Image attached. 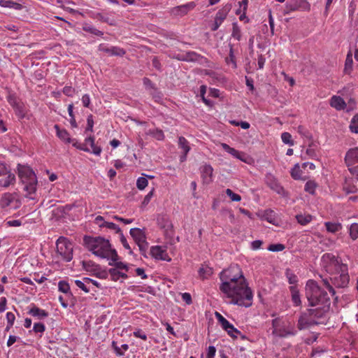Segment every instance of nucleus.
I'll list each match as a JSON object with an SVG mask.
<instances>
[{
	"instance_id": "nucleus-1",
	"label": "nucleus",
	"mask_w": 358,
	"mask_h": 358,
	"mask_svg": "<svg viewBox=\"0 0 358 358\" xmlns=\"http://www.w3.org/2000/svg\"><path fill=\"white\" fill-rule=\"evenodd\" d=\"M220 278L222 281L220 289L230 303L239 306L248 308L252 304L253 294L248 287L241 268L238 265L231 266L222 271Z\"/></svg>"
},
{
	"instance_id": "nucleus-2",
	"label": "nucleus",
	"mask_w": 358,
	"mask_h": 358,
	"mask_svg": "<svg viewBox=\"0 0 358 358\" xmlns=\"http://www.w3.org/2000/svg\"><path fill=\"white\" fill-rule=\"evenodd\" d=\"M322 266L324 269L331 275L330 281L327 278H323L322 282L325 287L332 296L336 292L334 286L337 288L346 287L350 281L348 267L346 264L331 253H325L322 257Z\"/></svg>"
},
{
	"instance_id": "nucleus-3",
	"label": "nucleus",
	"mask_w": 358,
	"mask_h": 358,
	"mask_svg": "<svg viewBox=\"0 0 358 358\" xmlns=\"http://www.w3.org/2000/svg\"><path fill=\"white\" fill-rule=\"evenodd\" d=\"M83 245L96 256L110 259L112 263L116 262L119 259L116 250L111 249L109 241L103 237L85 236Z\"/></svg>"
},
{
	"instance_id": "nucleus-4",
	"label": "nucleus",
	"mask_w": 358,
	"mask_h": 358,
	"mask_svg": "<svg viewBox=\"0 0 358 358\" xmlns=\"http://www.w3.org/2000/svg\"><path fill=\"white\" fill-rule=\"evenodd\" d=\"M306 296L310 306H322V305H330V298L326 291L318 286L313 280L307 281L306 285Z\"/></svg>"
},
{
	"instance_id": "nucleus-5",
	"label": "nucleus",
	"mask_w": 358,
	"mask_h": 358,
	"mask_svg": "<svg viewBox=\"0 0 358 358\" xmlns=\"http://www.w3.org/2000/svg\"><path fill=\"white\" fill-rule=\"evenodd\" d=\"M17 174L24 185V190L27 192V195L34 194L36 190L37 178L34 171L27 166L18 164Z\"/></svg>"
},
{
	"instance_id": "nucleus-6",
	"label": "nucleus",
	"mask_w": 358,
	"mask_h": 358,
	"mask_svg": "<svg viewBox=\"0 0 358 358\" xmlns=\"http://www.w3.org/2000/svg\"><path fill=\"white\" fill-rule=\"evenodd\" d=\"M57 252L65 259L66 262H70L73 258V246L64 237H59L56 243Z\"/></svg>"
},
{
	"instance_id": "nucleus-7",
	"label": "nucleus",
	"mask_w": 358,
	"mask_h": 358,
	"mask_svg": "<svg viewBox=\"0 0 358 358\" xmlns=\"http://www.w3.org/2000/svg\"><path fill=\"white\" fill-rule=\"evenodd\" d=\"M129 233L138 245L141 254L145 256V252L148 248V243L146 241V236L145 233L139 228L131 229Z\"/></svg>"
},
{
	"instance_id": "nucleus-8",
	"label": "nucleus",
	"mask_w": 358,
	"mask_h": 358,
	"mask_svg": "<svg viewBox=\"0 0 358 358\" xmlns=\"http://www.w3.org/2000/svg\"><path fill=\"white\" fill-rule=\"evenodd\" d=\"M6 176L0 178V186L7 187L13 184L15 181V176L6 167L5 164L0 163V177Z\"/></svg>"
},
{
	"instance_id": "nucleus-9",
	"label": "nucleus",
	"mask_w": 358,
	"mask_h": 358,
	"mask_svg": "<svg viewBox=\"0 0 358 358\" xmlns=\"http://www.w3.org/2000/svg\"><path fill=\"white\" fill-rule=\"evenodd\" d=\"M157 224L164 231L166 238L171 239L174 234L173 226L166 215H159L157 219Z\"/></svg>"
},
{
	"instance_id": "nucleus-10",
	"label": "nucleus",
	"mask_w": 358,
	"mask_h": 358,
	"mask_svg": "<svg viewBox=\"0 0 358 358\" xmlns=\"http://www.w3.org/2000/svg\"><path fill=\"white\" fill-rule=\"evenodd\" d=\"M324 323V321H316L313 320L309 315L308 310L303 313L299 318L297 327L299 330L308 328L314 324Z\"/></svg>"
},
{
	"instance_id": "nucleus-11",
	"label": "nucleus",
	"mask_w": 358,
	"mask_h": 358,
	"mask_svg": "<svg viewBox=\"0 0 358 358\" xmlns=\"http://www.w3.org/2000/svg\"><path fill=\"white\" fill-rule=\"evenodd\" d=\"M330 305H322L315 308L308 309L310 317L316 321H323L326 318V315L329 312Z\"/></svg>"
},
{
	"instance_id": "nucleus-12",
	"label": "nucleus",
	"mask_w": 358,
	"mask_h": 358,
	"mask_svg": "<svg viewBox=\"0 0 358 358\" xmlns=\"http://www.w3.org/2000/svg\"><path fill=\"white\" fill-rule=\"evenodd\" d=\"M231 8V6L230 4H227L216 13L214 24L211 27L212 31H216L218 29L222 22L226 19Z\"/></svg>"
},
{
	"instance_id": "nucleus-13",
	"label": "nucleus",
	"mask_w": 358,
	"mask_h": 358,
	"mask_svg": "<svg viewBox=\"0 0 358 358\" xmlns=\"http://www.w3.org/2000/svg\"><path fill=\"white\" fill-rule=\"evenodd\" d=\"M98 49L101 52H106L109 56L122 57L126 53V51L123 48L116 46H112L109 48L103 43L100 44L98 47Z\"/></svg>"
},
{
	"instance_id": "nucleus-14",
	"label": "nucleus",
	"mask_w": 358,
	"mask_h": 358,
	"mask_svg": "<svg viewBox=\"0 0 358 358\" xmlns=\"http://www.w3.org/2000/svg\"><path fill=\"white\" fill-rule=\"evenodd\" d=\"M345 162L348 169L358 165V148H351L346 152Z\"/></svg>"
},
{
	"instance_id": "nucleus-15",
	"label": "nucleus",
	"mask_w": 358,
	"mask_h": 358,
	"mask_svg": "<svg viewBox=\"0 0 358 358\" xmlns=\"http://www.w3.org/2000/svg\"><path fill=\"white\" fill-rule=\"evenodd\" d=\"M150 253L157 259L170 262L171 259L169 257L166 251L162 246H153L150 249Z\"/></svg>"
},
{
	"instance_id": "nucleus-16",
	"label": "nucleus",
	"mask_w": 358,
	"mask_h": 358,
	"mask_svg": "<svg viewBox=\"0 0 358 358\" xmlns=\"http://www.w3.org/2000/svg\"><path fill=\"white\" fill-rule=\"evenodd\" d=\"M305 3H307L305 0H289L287 2L283 13L285 15H287L292 11L299 10Z\"/></svg>"
},
{
	"instance_id": "nucleus-17",
	"label": "nucleus",
	"mask_w": 358,
	"mask_h": 358,
	"mask_svg": "<svg viewBox=\"0 0 358 358\" xmlns=\"http://www.w3.org/2000/svg\"><path fill=\"white\" fill-rule=\"evenodd\" d=\"M213 169L210 164H205L201 168V177L204 182L208 184L213 181Z\"/></svg>"
},
{
	"instance_id": "nucleus-18",
	"label": "nucleus",
	"mask_w": 358,
	"mask_h": 358,
	"mask_svg": "<svg viewBox=\"0 0 358 358\" xmlns=\"http://www.w3.org/2000/svg\"><path fill=\"white\" fill-rule=\"evenodd\" d=\"M86 146H90L91 149L89 152H92L95 155L99 156L101 153L102 149L101 146L97 145L94 143V138L93 136H89L85 138Z\"/></svg>"
},
{
	"instance_id": "nucleus-19",
	"label": "nucleus",
	"mask_w": 358,
	"mask_h": 358,
	"mask_svg": "<svg viewBox=\"0 0 358 358\" xmlns=\"http://www.w3.org/2000/svg\"><path fill=\"white\" fill-rule=\"evenodd\" d=\"M196 3L194 1H191L186 4L175 7L173 10L176 14L183 15L187 14L189 10L194 9Z\"/></svg>"
},
{
	"instance_id": "nucleus-20",
	"label": "nucleus",
	"mask_w": 358,
	"mask_h": 358,
	"mask_svg": "<svg viewBox=\"0 0 358 358\" xmlns=\"http://www.w3.org/2000/svg\"><path fill=\"white\" fill-rule=\"evenodd\" d=\"M331 107L335 108L336 110H343L346 106V103L343 98L338 96H333L330 101Z\"/></svg>"
},
{
	"instance_id": "nucleus-21",
	"label": "nucleus",
	"mask_w": 358,
	"mask_h": 358,
	"mask_svg": "<svg viewBox=\"0 0 358 358\" xmlns=\"http://www.w3.org/2000/svg\"><path fill=\"white\" fill-rule=\"evenodd\" d=\"M28 313L33 317H37L39 320L47 317L48 316V313L46 310L41 309L34 305L29 310Z\"/></svg>"
},
{
	"instance_id": "nucleus-22",
	"label": "nucleus",
	"mask_w": 358,
	"mask_h": 358,
	"mask_svg": "<svg viewBox=\"0 0 358 358\" xmlns=\"http://www.w3.org/2000/svg\"><path fill=\"white\" fill-rule=\"evenodd\" d=\"M16 196L15 194L5 193L1 199V206L2 208L9 206L11 203L15 199Z\"/></svg>"
},
{
	"instance_id": "nucleus-23",
	"label": "nucleus",
	"mask_w": 358,
	"mask_h": 358,
	"mask_svg": "<svg viewBox=\"0 0 358 358\" xmlns=\"http://www.w3.org/2000/svg\"><path fill=\"white\" fill-rule=\"evenodd\" d=\"M0 6L1 7L13 8L17 10H20L22 8V6L20 3L13 1L11 0H0Z\"/></svg>"
},
{
	"instance_id": "nucleus-24",
	"label": "nucleus",
	"mask_w": 358,
	"mask_h": 358,
	"mask_svg": "<svg viewBox=\"0 0 358 358\" xmlns=\"http://www.w3.org/2000/svg\"><path fill=\"white\" fill-rule=\"evenodd\" d=\"M54 127L57 131V136L62 141H66L67 143H71V141H74V140L71 141V139L69 138V134L66 130L60 129L59 125H57V124H55L54 126Z\"/></svg>"
},
{
	"instance_id": "nucleus-25",
	"label": "nucleus",
	"mask_w": 358,
	"mask_h": 358,
	"mask_svg": "<svg viewBox=\"0 0 358 358\" xmlns=\"http://www.w3.org/2000/svg\"><path fill=\"white\" fill-rule=\"evenodd\" d=\"M291 295H292V300L294 303V304L296 306H300L301 303V299H300V294L299 289H297L296 286H291L289 287Z\"/></svg>"
},
{
	"instance_id": "nucleus-26",
	"label": "nucleus",
	"mask_w": 358,
	"mask_h": 358,
	"mask_svg": "<svg viewBox=\"0 0 358 358\" xmlns=\"http://www.w3.org/2000/svg\"><path fill=\"white\" fill-rule=\"evenodd\" d=\"M108 273L110 275L111 280L113 281H117L120 278L124 279L128 278V275L126 273L120 272L116 268H110L108 270Z\"/></svg>"
},
{
	"instance_id": "nucleus-27",
	"label": "nucleus",
	"mask_w": 358,
	"mask_h": 358,
	"mask_svg": "<svg viewBox=\"0 0 358 358\" xmlns=\"http://www.w3.org/2000/svg\"><path fill=\"white\" fill-rule=\"evenodd\" d=\"M263 218L269 223H271L274 225L277 224V218L275 217V213L272 210H265L263 215Z\"/></svg>"
},
{
	"instance_id": "nucleus-28",
	"label": "nucleus",
	"mask_w": 358,
	"mask_h": 358,
	"mask_svg": "<svg viewBox=\"0 0 358 358\" xmlns=\"http://www.w3.org/2000/svg\"><path fill=\"white\" fill-rule=\"evenodd\" d=\"M213 274V268L208 265H202L199 269V275L202 279L208 278Z\"/></svg>"
},
{
	"instance_id": "nucleus-29",
	"label": "nucleus",
	"mask_w": 358,
	"mask_h": 358,
	"mask_svg": "<svg viewBox=\"0 0 358 358\" xmlns=\"http://www.w3.org/2000/svg\"><path fill=\"white\" fill-rule=\"evenodd\" d=\"M94 17L99 21L106 22L110 25H115V20L110 18L107 14L97 13L94 15Z\"/></svg>"
},
{
	"instance_id": "nucleus-30",
	"label": "nucleus",
	"mask_w": 358,
	"mask_h": 358,
	"mask_svg": "<svg viewBox=\"0 0 358 358\" xmlns=\"http://www.w3.org/2000/svg\"><path fill=\"white\" fill-rule=\"evenodd\" d=\"M82 265L83 269L88 272H95L99 268V265L92 261H83Z\"/></svg>"
},
{
	"instance_id": "nucleus-31",
	"label": "nucleus",
	"mask_w": 358,
	"mask_h": 358,
	"mask_svg": "<svg viewBox=\"0 0 358 358\" xmlns=\"http://www.w3.org/2000/svg\"><path fill=\"white\" fill-rule=\"evenodd\" d=\"M297 222L301 225H306L311 222L313 216L309 214H299L296 215Z\"/></svg>"
},
{
	"instance_id": "nucleus-32",
	"label": "nucleus",
	"mask_w": 358,
	"mask_h": 358,
	"mask_svg": "<svg viewBox=\"0 0 358 358\" xmlns=\"http://www.w3.org/2000/svg\"><path fill=\"white\" fill-rule=\"evenodd\" d=\"M352 66H353V60H352V53L350 52H348L345 62V68H344V72L346 74H350L352 70Z\"/></svg>"
},
{
	"instance_id": "nucleus-33",
	"label": "nucleus",
	"mask_w": 358,
	"mask_h": 358,
	"mask_svg": "<svg viewBox=\"0 0 358 358\" xmlns=\"http://www.w3.org/2000/svg\"><path fill=\"white\" fill-rule=\"evenodd\" d=\"M325 226L327 230L331 233H335L342 229V226L340 223H332L330 222H327L325 223Z\"/></svg>"
},
{
	"instance_id": "nucleus-34",
	"label": "nucleus",
	"mask_w": 358,
	"mask_h": 358,
	"mask_svg": "<svg viewBox=\"0 0 358 358\" xmlns=\"http://www.w3.org/2000/svg\"><path fill=\"white\" fill-rule=\"evenodd\" d=\"M178 145L179 147L183 150V152H185V155H187L190 150V147L189 146V143L187 139L183 136L179 137Z\"/></svg>"
},
{
	"instance_id": "nucleus-35",
	"label": "nucleus",
	"mask_w": 358,
	"mask_h": 358,
	"mask_svg": "<svg viewBox=\"0 0 358 358\" xmlns=\"http://www.w3.org/2000/svg\"><path fill=\"white\" fill-rule=\"evenodd\" d=\"M285 275L289 284L294 285L298 282L297 276L290 268H287L285 271Z\"/></svg>"
},
{
	"instance_id": "nucleus-36",
	"label": "nucleus",
	"mask_w": 358,
	"mask_h": 358,
	"mask_svg": "<svg viewBox=\"0 0 358 358\" xmlns=\"http://www.w3.org/2000/svg\"><path fill=\"white\" fill-rule=\"evenodd\" d=\"M229 57L226 58V62L227 64H231L233 68H236V63L235 59V56L234 55V48L231 44H229Z\"/></svg>"
},
{
	"instance_id": "nucleus-37",
	"label": "nucleus",
	"mask_w": 358,
	"mask_h": 358,
	"mask_svg": "<svg viewBox=\"0 0 358 358\" xmlns=\"http://www.w3.org/2000/svg\"><path fill=\"white\" fill-rule=\"evenodd\" d=\"M221 327L224 330H225L228 335L231 336L232 338H237V336L232 334L230 329H232V325L226 319L222 323L220 324Z\"/></svg>"
},
{
	"instance_id": "nucleus-38",
	"label": "nucleus",
	"mask_w": 358,
	"mask_h": 358,
	"mask_svg": "<svg viewBox=\"0 0 358 358\" xmlns=\"http://www.w3.org/2000/svg\"><path fill=\"white\" fill-rule=\"evenodd\" d=\"M14 110L16 115L20 119H23L26 117V110L22 103L20 105H16V108Z\"/></svg>"
},
{
	"instance_id": "nucleus-39",
	"label": "nucleus",
	"mask_w": 358,
	"mask_h": 358,
	"mask_svg": "<svg viewBox=\"0 0 358 358\" xmlns=\"http://www.w3.org/2000/svg\"><path fill=\"white\" fill-rule=\"evenodd\" d=\"M199 57L200 55L195 52H188L185 54L182 60L187 62H196Z\"/></svg>"
},
{
	"instance_id": "nucleus-40",
	"label": "nucleus",
	"mask_w": 358,
	"mask_h": 358,
	"mask_svg": "<svg viewBox=\"0 0 358 358\" xmlns=\"http://www.w3.org/2000/svg\"><path fill=\"white\" fill-rule=\"evenodd\" d=\"M316 187V182H315L313 180H308L305 185L304 189L306 192H308L309 194H314Z\"/></svg>"
},
{
	"instance_id": "nucleus-41",
	"label": "nucleus",
	"mask_w": 358,
	"mask_h": 358,
	"mask_svg": "<svg viewBox=\"0 0 358 358\" xmlns=\"http://www.w3.org/2000/svg\"><path fill=\"white\" fill-rule=\"evenodd\" d=\"M232 26H233V28H232L231 36L233 38H236L237 41H240L241 38V29H240L239 27L238 26L237 22H234Z\"/></svg>"
},
{
	"instance_id": "nucleus-42",
	"label": "nucleus",
	"mask_w": 358,
	"mask_h": 358,
	"mask_svg": "<svg viewBox=\"0 0 358 358\" xmlns=\"http://www.w3.org/2000/svg\"><path fill=\"white\" fill-rule=\"evenodd\" d=\"M350 129L352 132L358 134V114H356L352 117L350 124Z\"/></svg>"
},
{
	"instance_id": "nucleus-43",
	"label": "nucleus",
	"mask_w": 358,
	"mask_h": 358,
	"mask_svg": "<svg viewBox=\"0 0 358 358\" xmlns=\"http://www.w3.org/2000/svg\"><path fill=\"white\" fill-rule=\"evenodd\" d=\"M112 345L114 348V350L118 356H122L124 355V352L121 350L122 349L124 351H127L129 348V346L127 344H123L120 348L117 346L116 343L115 341H113Z\"/></svg>"
},
{
	"instance_id": "nucleus-44",
	"label": "nucleus",
	"mask_w": 358,
	"mask_h": 358,
	"mask_svg": "<svg viewBox=\"0 0 358 358\" xmlns=\"http://www.w3.org/2000/svg\"><path fill=\"white\" fill-rule=\"evenodd\" d=\"M148 184V179L145 177H139L136 181V187L138 189H144Z\"/></svg>"
},
{
	"instance_id": "nucleus-45",
	"label": "nucleus",
	"mask_w": 358,
	"mask_h": 358,
	"mask_svg": "<svg viewBox=\"0 0 358 358\" xmlns=\"http://www.w3.org/2000/svg\"><path fill=\"white\" fill-rule=\"evenodd\" d=\"M301 171L299 164H295L290 172L292 177L295 180H299L301 178Z\"/></svg>"
},
{
	"instance_id": "nucleus-46",
	"label": "nucleus",
	"mask_w": 358,
	"mask_h": 358,
	"mask_svg": "<svg viewBox=\"0 0 358 358\" xmlns=\"http://www.w3.org/2000/svg\"><path fill=\"white\" fill-rule=\"evenodd\" d=\"M350 236L352 240H356L358 238V224L353 223L350 227Z\"/></svg>"
},
{
	"instance_id": "nucleus-47",
	"label": "nucleus",
	"mask_w": 358,
	"mask_h": 358,
	"mask_svg": "<svg viewBox=\"0 0 358 358\" xmlns=\"http://www.w3.org/2000/svg\"><path fill=\"white\" fill-rule=\"evenodd\" d=\"M83 30L89 32L92 34L101 36L103 35V32L91 26H85L83 27Z\"/></svg>"
},
{
	"instance_id": "nucleus-48",
	"label": "nucleus",
	"mask_w": 358,
	"mask_h": 358,
	"mask_svg": "<svg viewBox=\"0 0 358 358\" xmlns=\"http://www.w3.org/2000/svg\"><path fill=\"white\" fill-rule=\"evenodd\" d=\"M281 138L284 143L289 145H294V141L292 139V135L288 132H283L281 134Z\"/></svg>"
},
{
	"instance_id": "nucleus-49",
	"label": "nucleus",
	"mask_w": 358,
	"mask_h": 358,
	"mask_svg": "<svg viewBox=\"0 0 358 358\" xmlns=\"http://www.w3.org/2000/svg\"><path fill=\"white\" fill-rule=\"evenodd\" d=\"M59 290L63 293L67 294L70 291L69 283L64 280H61L58 283Z\"/></svg>"
},
{
	"instance_id": "nucleus-50",
	"label": "nucleus",
	"mask_w": 358,
	"mask_h": 358,
	"mask_svg": "<svg viewBox=\"0 0 358 358\" xmlns=\"http://www.w3.org/2000/svg\"><path fill=\"white\" fill-rule=\"evenodd\" d=\"M225 192L233 201H240L241 200V196L239 194L234 193L231 189H227Z\"/></svg>"
},
{
	"instance_id": "nucleus-51",
	"label": "nucleus",
	"mask_w": 358,
	"mask_h": 358,
	"mask_svg": "<svg viewBox=\"0 0 358 358\" xmlns=\"http://www.w3.org/2000/svg\"><path fill=\"white\" fill-rule=\"evenodd\" d=\"M148 133L157 140H163L164 139V133L160 129L149 130Z\"/></svg>"
},
{
	"instance_id": "nucleus-52",
	"label": "nucleus",
	"mask_w": 358,
	"mask_h": 358,
	"mask_svg": "<svg viewBox=\"0 0 358 358\" xmlns=\"http://www.w3.org/2000/svg\"><path fill=\"white\" fill-rule=\"evenodd\" d=\"M285 249V245L281 243L271 244L268 246V250L272 252H280Z\"/></svg>"
},
{
	"instance_id": "nucleus-53",
	"label": "nucleus",
	"mask_w": 358,
	"mask_h": 358,
	"mask_svg": "<svg viewBox=\"0 0 358 358\" xmlns=\"http://www.w3.org/2000/svg\"><path fill=\"white\" fill-rule=\"evenodd\" d=\"M87 127L85 129V133L87 131H93V126H94V120H93V116L92 115H90L87 116Z\"/></svg>"
},
{
	"instance_id": "nucleus-54",
	"label": "nucleus",
	"mask_w": 358,
	"mask_h": 358,
	"mask_svg": "<svg viewBox=\"0 0 358 358\" xmlns=\"http://www.w3.org/2000/svg\"><path fill=\"white\" fill-rule=\"evenodd\" d=\"M109 229L114 230L116 234H121V229L115 223L107 222L105 227Z\"/></svg>"
},
{
	"instance_id": "nucleus-55",
	"label": "nucleus",
	"mask_w": 358,
	"mask_h": 358,
	"mask_svg": "<svg viewBox=\"0 0 358 358\" xmlns=\"http://www.w3.org/2000/svg\"><path fill=\"white\" fill-rule=\"evenodd\" d=\"M73 145L76 148L83 150L85 152H90V149L89 147L86 146V141H85L84 143H78L77 141L73 143Z\"/></svg>"
},
{
	"instance_id": "nucleus-56",
	"label": "nucleus",
	"mask_w": 358,
	"mask_h": 358,
	"mask_svg": "<svg viewBox=\"0 0 358 358\" xmlns=\"http://www.w3.org/2000/svg\"><path fill=\"white\" fill-rule=\"evenodd\" d=\"M109 265L110 266H115L116 269H124L126 271L129 270L128 266L122 262H116L115 263L109 262Z\"/></svg>"
},
{
	"instance_id": "nucleus-57",
	"label": "nucleus",
	"mask_w": 358,
	"mask_h": 358,
	"mask_svg": "<svg viewBox=\"0 0 358 358\" xmlns=\"http://www.w3.org/2000/svg\"><path fill=\"white\" fill-rule=\"evenodd\" d=\"M33 330L36 333H43L45 330V327L43 323H35L33 327Z\"/></svg>"
},
{
	"instance_id": "nucleus-58",
	"label": "nucleus",
	"mask_w": 358,
	"mask_h": 358,
	"mask_svg": "<svg viewBox=\"0 0 358 358\" xmlns=\"http://www.w3.org/2000/svg\"><path fill=\"white\" fill-rule=\"evenodd\" d=\"M75 284L78 287L80 288L85 293H88L90 292V289L87 287L85 285L86 282H85L83 280H76Z\"/></svg>"
},
{
	"instance_id": "nucleus-59",
	"label": "nucleus",
	"mask_w": 358,
	"mask_h": 358,
	"mask_svg": "<svg viewBox=\"0 0 358 358\" xmlns=\"http://www.w3.org/2000/svg\"><path fill=\"white\" fill-rule=\"evenodd\" d=\"M119 234L120 236V241H121L122 244L123 245L124 248H126L127 250H129V254H132V250H131V248H130L129 243H127V241L126 238L124 237V236L123 235V234L121 232V234Z\"/></svg>"
},
{
	"instance_id": "nucleus-60",
	"label": "nucleus",
	"mask_w": 358,
	"mask_h": 358,
	"mask_svg": "<svg viewBox=\"0 0 358 358\" xmlns=\"http://www.w3.org/2000/svg\"><path fill=\"white\" fill-rule=\"evenodd\" d=\"M181 296H182V300L187 304L190 305L192 303V296L189 293H187V292L182 293V294H181Z\"/></svg>"
},
{
	"instance_id": "nucleus-61",
	"label": "nucleus",
	"mask_w": 358,
	"mask_h": 358,
	"mask_svg": "<svg viewBox=\"0 0 358 358\" xmlns=\"http://www.w3.org/2000/svg\"><path fill=\"white\" fill-rule=\"evenodd\" d=\"M106 222L102 216H97L94 220V223L97 224L99 227H104Z\"/></svg>"
},
{
	"instance_id": "nucleus-62",
	"label": "nucleus",
	"mask_w": 358,
	"mask_h": 358,
	"mask_svg": "<svg viewBox=\"0 0 358 358\" xmlns=\"http://www.w3.org/2000/svg\"><path fill=\"white\" fill-rule=\"evenodd\" d=\"M143 83L146 89H155V85L151 81L150 79H149L148 78H144L143 79Z\"/></svg>"
},
{
	"instance_id": "nucleus-63",
	"label": "nucleus",
	"mask_w": 358,
	"mask_h": 358,
	"mask_svg": "<svg viewBox=\"0 0 358 358\" xmlns=\"http://www.w3.org/2000/svg\"><path fill=\"white\" fill-rule=\"evenodd\" d=\"M216 352L215 346L210 345L208 348L206 358H214Z\"/></svg>"
},
{
	"instance_id": "nucleus-64",
	"label": "nucleus",
	"mask_w": 358,
	"mask_h": 358,
	"mask_svg": "<svg viewBox=\"0 0 358 358\" xmlns=\"http://www.w3.org/2000/svg\"><path fill=\"white\" fill-rule=\"evenodd\" d=\"M350 173L358 180V164L355 166L349 168Z\"/></svg>"
}]
</instances>
